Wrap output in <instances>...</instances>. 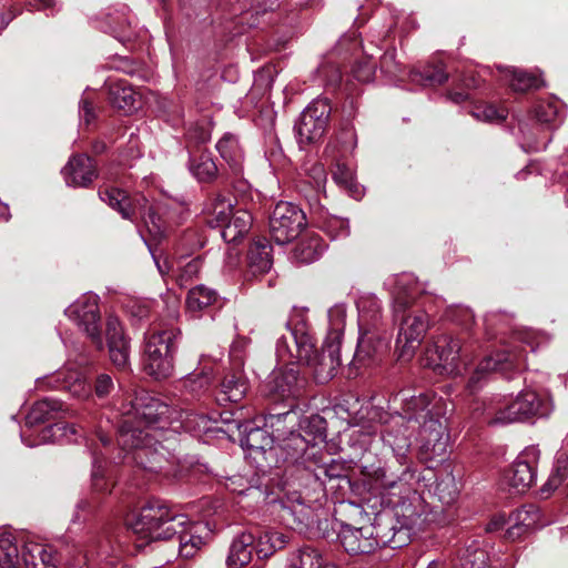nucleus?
Listing matches in <instances>:
<instances>
[{"instance_id":"nucleus-1","label":"nucleus","mask_w":568,"mask_h":568,"mask_svg":"<svg viewBox=\"0 0 568 568\" xmlns=\"http://www.w3.org/2000/svg\"><path fill=\"white\" fill-rule=\"evenodd\" d=\"M328 333L321 352L314 346L311 332L304 321L287 323V333L277 339L278 355L284 359L297 357L305 362L314 378L324 384L335 375L341 365V345L346 322V305L335 304L328 310Z\"/></svg>"},{"instance_id":"nucleus-2","label":"nucleus","mask_w":568,"mask_h":568,"mask_svg":"<svg viewBox=\"0 0 568 568\" xmlns=\"http://www.w3.org/2000/svg\"><path fill=\"white\" fill-rule=\"evenodd\" d=\"M385 286L392 295L394 320L399 323L396 347L400 349V357L410 356L428 327L424 312L409 310L419 293L418 284L412 274L403 273L388 277Z\"/></svg>"},{"instance_id":"nucleus-3","label":"nucleus","mask_w":568,"mask_h":568,"mask_svg":"<svg viewBox=\"0 0 568 568\" xmlns=\"http://www.w3.org/2000/svg\"><path fill=\"white\" fill-rule=\"evenodd\" d=\"M187 523L186 515L173 511L164 501L151 500L126 525L140 539L150 542L174 537L178 528Z\"/></svg>"},{"instance_id":"nucleus-4","label":"nucleus","mask_w":568,"mask_h":568,"mask_svg":"<svg viewBox=\"0 0 568 568\" xmlns=\"http://www.w3.org/2000/svg\"><path fill=\"white\" fill-rule=\"evenodd\" d=\"M181 331L174 326H152L144 333L143 367L155 379L170 377L179 348Z\"/></svg>"},{"instance_id":"nucleus-5","label":"nucleus","mask_w":568,"mask_h":568,"mask_svg":"<svg viewBox=\"0 0 568 568\" xmlns=\"http://www.w3.org/2000/svg\"><path fill=\"white\" fill-rule=\"evenodd\" d=\"M171 436H160L159 432H143L124 425L120 428L118 444L132 453V459L151 473H161L168 464L170 447L164 445Z\"/></svg>"},{"instance_id":"nucleus-6","label":"nucleus","mask_w":568,"mask_h":568,"mask_svg":"<svg viewBox=\"0 0 568 568\" xmlns=\"http://www.w3.org/2000/svg\"><path fill=\"white\" fill-rule=\"evenodd\" d=\"M550 409V404L535 389H525L515 398L501 396L491 399L485 407L484 416L487 424L501 426L547 416Z\"/></svg>"},{"instance_id":"nucleus-7","label":"nucleus","mask_w":568,"mask_h":568,"mask_svg":"<svg viewBox=\"0 0 568 568\" xmlns=\"http://www.w3.org/2000/svg\"><path fill=\"white\" fill-rule=\"evenodd\" d=\"M415 429V425L407 423L400 414H393L383 423L379 430L383 443L392 449L397 462L405 466L398 480L385 479V487L394 488L398 485L400 489L406 490L409 483L415 479L414 471L407 465Z\"/></svg>"},{"instance_id":"nucleus-8","label":"nucleus","mask_w":568,"mask_h":568,"mask_svg":"<svg viewBox=\"0 0 568 568\" xmlns=\"http://www.w3.org/2000/svg\"><path fill=\"white\" fill-rule=\"evenodd\" d=\"M135 418L138 425H133L129 419H125L121 425H129L133 428L155 433L159 432L160 436H171L175 409L170 407L160 398L150 395H141L134 399L133 403Z\"/></svg>"},{"instance_id":"nucleus-9","label":"nucleus","mask_w":568,"mask_h":568,"mask_svg":"<svg viewBox=\"0 0 568 568\" xmlns=\"http://www.w3.org/2000/svg\"><path fill=\"white\" fill-rule=\"evenodd\" d=\"M305 225V213L292 202H278L270 216V233L278 245L295 240Z\"/></svg>"},{"instance_id":"nucleus-10","label":"nucleus","mask_w":568,"mask_h":568,"mask_svg":"<svg viewBox=\"0 0 568 568\" xmlns=\"http://www.w3.org/2000/svg\"><path fill=\"white\" fill-rule=\"evenodd\" d=\"M64 314L87 335L97 348H103L97 295H82L64 310Z\"/></svg>"},{"instance_id":"nucleus-11","label":"nucleus","mask_w":568,"mask_h":568,"mask_svg":"<svg viewBox=\"0 0 568 568\" xmlns=\"http://www.w3.org/2000/svg\"><path fill=\"white\" fill-rule=\"evenodd\" d=\"M394 400L400 403L402 412L399 414L415 427L427 419L440 417L442 414L440 399L430 393L422 392L415 395L409 389H402L395 395Z\"/></svg>"},{"instance_id":"nucleus-12","label":"nucleus","mask_w":568,"mask_h":568,"mask_svg":"<svg viewBox=\"0 0 568 568\" xmlns=\"http://www.w3.org/2000/svg\"><path fill=\"white\" fill-rule=\"evenodd\" d=\"M301 433L292 432L283 440V448L286 453L285 459H297L305 453L310 445L324 442L326 437V420L318 414L305 416L300 420Z\"/></svg>"},{"instance_id":"nucleus-13","label":"nucleus","mask_w":568,"mask_h":568,"mask_svg":"<svg viewBox=\"0 0 568 568\" xmlns=\"http://www.w3.org/2000/svg\"><path fill=\"white\" fill-rule=\"evenodd\" d=\"M276 356L280 362L285 364V367L274 373L272 376L267 384L270 393L277 395L283 399H297L302 397L306 392L308 381L304 375L301 374L296 364L300 363L306 365L308 368L311 367L297 357H293L292 359H284L278 355L277 351Z\"/></svg>"},{"instance_id":"nucleus-14","label":"nucleus","mask_w":568,"mask_h":568,"mask_svg":"<svg viewBox=\"0 0 568 568\" xmlns=\"http://www.w3.org/2000/svg\"><path fill=\"white\" fill-rule=\"evenodd\" d=\"M331 111V105L326 99L313 100L303 110L295 124L301 144L314 143L324 135Z\"/></svg>"},{"instance_id":"nucleus-15","label":"nucleus","mask_w":568,"mask_h":568,"mask_svg":"<svg viewBox=\"0 0 568 568\" xmlns=\"http://www.w3.org/2000/svg\"><path fill=\"white\" fill-rule=\"evenodd\" d=\"M524 348L514 347L505 349L485 357L476 367L475 372L468 379L467 387L473 393L480 387V382L485 379L490 372H501L506 374L508 371L520 369L525 363Z\"/></svg>"},{"instance_id":"nucleus-16","label":"nucleus","mask_w":568,"mask_h":568,"mask_svg":"<svg viewBox=\"0 0 568 568\" xmlns=\"http://www.w3.org/2000/svg\"><path fill=\"white\" fill-rule=\"evenodd\" d=\"M280 517L288 528L300 534H306L316 521L313 507L297 491L288 494L281 501Z\"/></svg>"},{"instance_id":"nucleus-17","label":"nucleus","mask_w":568,"mask_h":568,"mask_svg":"<svg viewBox=\"0 0 568 568\" xmlns=\"http://www.w3.org/2000/svg\"><path fill=\"white\" fill-rule=\"evenodd\" d=\"M417 428L422 455L426 459L443 460L448 452L449 435L440 417L427 419Z\"/></svg>"},{"instance_id":"nucleus-18","label":"nucleus","mask_w":568,"mask_h":568,"mask_svg":"<svg viewBox=\"0 0 568 568\" xmlns=\"http://www.w3.org/2000/svg\"><path fill=\"white\" fill-rule=\"evenodd\" d=\"M538 458L539 452L536 448H527L510 466L505 479L516 493H525L535 483Z\"/></svg>"},{"instance_id":"nucleus-19","label":"nucleus","mask_w":568,"mask_h":568,"mask_svg":"<svg viewBox=\"0 0 568 568\" xmlns=\"http://www.w3.org/2000/svg\"><path fill=\"white\" fill-rule=\"evenodd\" d=\"M369 527L374 528V539L377 541V548L389 547L392 549L402 548L409 542L410 537L395 520L394 516L388 513L378 515L374 524Z\"/></svg>"},{"instance_id":"nucleus-20","label":"nucleus","mask_w":568,"mask_h":568,"mask_svg":"<svg viewBox=\"0 0 568 568\" xmlns=\"http://www.w3.org/2000/svg\"><path fill=\"white\" fill-rule=\"evenodd\" d=\"M373 532L374 528L369 526L357 528L343 525L338 532V539L349 555H367L377 549V541H375Z\"/></svg>"},{"instance_id":"nucleus-21","label":"nucleus","mask_w":568,"mask_h":568,"mask_svg":"<svg viewBox=\"0 0 568 568\" xmlns=\"http://www.w3.org/2000/svg\"><path fill=\"white\" fill-rule=\"evenodd\" d=\"M236 427L241 434V446L250 453L260 452L272 456L273 454H277L276 450L281 449V446L283 445L282 443L281 445L275 446L273 436L266 429L255 426L252 423H246L244 425L236 424ZM282 450L284 449L282 448Z\"/></svg>"},{"instance_id":"nucleus-22","label":"nucleus","mask_w":568,"mask_h":568,"mask_svg":"<svg viewBox=\"0 0 568 568\" xmlns=\"http://www.w3.org/2000/svg\"><path fill=\"white\" fill-rule=\"evenodd\" d=\"M65 183L73 187H87L97 178L93 160L85 155H74L62 169Z\"/></svg>"},{"instance_id":"nucleus-23","label":"nucleus","mask_w":568,"mask_h":568,"mask_svg":"<svg viewBox=\"0 0 568 568\" xmlns=\"http://www.w3.org/2000/svg\"><path fill=\"white\" fill-rule=\"evenodd\" d=\"M509 523L505 537L515 540L530 529L544 526L541 523V513L536 505H526L517 509L509 516Z\"/></svg>"},{"instance_id":"nucleus-24","label":"nucleus","mask_w":568,"mask_h":568,"mask_svg":"<svg viewBox=\"0 0 568 568\" xmlns=\"http://www.w3.org/2000/svg\"><path fill=\"white\" fill-rule=\"evenodd\" d=\"M434 351L437 355V366H440L447 374L458 373V363L462 358L460 339L452 335H442L434 343Z\"/></svg>"},{"instance_id":"nucleus-25","label":"nucleus","mask_w":568,"mask_h":568,"mask_svg":"<svg viewBox=\"0 0 568 568\" xmlns=\"http://www.w3.org/2000/svg\"><path fill=\"white\" fill-rule=\"evenodd\" d=\"M162 212V205H153L145 197L138 199L136 215L142 219L154 240L162 239L170 226L168 220L163 219Z\"/></svg>"},{"instance_id":"nucleus-26","label":"nucleus","mask_w":568,"mask_h":568,"mask_svg":"<svg viewBox=\"0 0 568 568\" xmlns=\"http://www.w3.org/2000/svg\"><path fill=\"white\" fill-rule=\"evenodd\" d=\"M21 558L26 568H57L59 562L58 555L52 547L38 542L24 544Z\"/></svg>"},{"instance_id":"nucleus-27","label":"nucleus","mask_w":568,"mask_h":568,"mask_svg":"<svg viewBox=\"0 0 568 568\" xmlns=\"http://www.w3.org/2000/svg\"><path fill=\"white\" fill-rule=\"evenodd\" d=\"M560 118V103L555 99L539 100L532 106L529 120L534 122L530 129L544 131L557 126Z\"/></svg>"},{"instance_id":"nucleus-28","label":"nucleus","mask_w":568,"mask_h":568,"mask_svg":"<svg viewBox=\"0 0 568 568\" xmlns=\"http://www.w3.org/2000/svg\"><path fill=\"white\" fill-rule=\"evenodd\" d=\"M255 537L250 531H242L236 535L230 546L226 559L229 568H242L251 561L252 552L255 550Z\"/></svg>"},{"instance_id":"nucleus-29","label":"nucleus","mask_w":568,"mask_h":568,"mask_svg":"<svg viewBox=\"0 0 568 568\" xmlns=\"http://www.w3.org/2000/svg\"><path fill=\"white\" fill-rule=\"evenodd\" d=\"M211 423L212 417L205 414L195 413L189 409H175L171 435L175 433L178 428H183L185 432L193 435H200L212 429Z\"/></svg>"},{"instance_id":"nucleus-30","label":"nucleus","mask_w":568,"mask_h":568,"mask_svg":"<svg viewBox=\"0 0 568 568\" xmlns=\"http://www.w3.org/2000/svg\"><path fill=\"white\" fill-rule=\"evenodd\" d=\"M201 525L189 520L187 525L178 528L179 555L183 558H192L204 545L203 538L197 535Z\"/></svg>"},{"instance_id":"nucleus-31","label":"nucleus","mask_w":568,"mask_h":568,"mask_svg":"<svg viewBox=\"0 0 568 568\" xmlns=\"http://www.w3.org/2000/svg\"><path fill=\"white\" fill-rule=\"evenodd\" d=\"M63 403L55 398H43L33 404L26 417V425L33 427L36 425L54 419L62 410Z\"/></svg>"},{"instance_id":"nucleus-32","label":"nucleus","mask_w":568,"mask_h":568,"mask_svg":"<svg viewBox=\"0 0 568 568\" xmlns=\"http://www.w3.org/2000/svg\"><path fill=\"white\" fill-rule=\"evenodd\" d=\"M251 225V213L245 210H236L222 225L221 236L225 242L234 243L250 231Z\"/></svg>"},{"instance_id":"nucleus-33","label":"nucleus","mask_w":568,"mask_h":568,"mask_svg":"<svg viewBox=\"0 0 568 568\" xmlns=\"http://www.w3.org/2000/svg\"><path fill=\"white\" fill-rule=\"evenodd\" d=\"M248 264L252 273H266L273 264L272 246L266 239H257L250 246Z\"/></svg>"},{"instance_id":"nucleus-34","label":"nucleus","mask_w":568,"mask_h":568,"mask_svg":"<svg viewBox=\"0 0 568 568\" xmlns=\"http://www.w3.org/2000/svg\"><path fill=\"white\" fill-rule=\"evenodd\" d=\"M323 252L324 245L317 235L305 236L293 248L291 260L295 263L310 264L317 261Z\"/></svg>"},{"instance_id":"nucleus-35","label":"nucleus","mask_w":568,"mask_h":568,"mask_svg":"<svg viewBox=\"0 0 568 568\" xmlns=\"http://www.w3.org/2000/svg\"><path fill=\"white\" fill-rule=\"evenodd\" d=\"M100 199L113 210H116L125 220L134 221L138 199L132 204L124 191L120 189H105L99 192Z\"/></svg>"},{"instance_id":"nucleus-36","label":"nucleus","mask_w":568,"mask_h":568,"mask_svg":"<svg viewBox=\"0 0 568 568\" xmlns=\"http://www.w3.org/2000/svg\"><path fill=\"white\" fill-rule=\"evenodd\" d=\"M233 196L217 193L207 207V224L211 227H222L233 212Z\"/></svg>"},{"instance_id":"nucleus-37","label":"nucleus","mask_w":568,"mask_h":568,"mask_svg":"<svg viewBox=\"0 0 568 568\" xmlns=\"http://www.w3.org/2000/svg\"><path fill=\"white\" fill-rule=\"evenodd\" d=\"M246 389V383L241 375L227 373L221 383L216 400L220 404L237 403L244 397Z\"/></svg>"},{"instance_id":"nucleus-38","label":"nucleus","mask_w":568,"mask_h":568,"mask_svg":"<svg viewBox=\"0 0 568 568\" xmlns=\"http://www.w3.org/2000/svg\"><path fill=\"white\" fill-rule=\"evenodd\" d=\"M390 516H394L396 523L406 529V532L410 537L415 527L419 524L420 511L409 499H403L394 504L393 510L387 511Z\"/></svg>"},{"instance_id":"nucleus-39","label":"nucleus","mask_w":568,"mask_h":568,"mask_svg":"<svg viewBox=\"0 0 568 568\" xmlns=\"http://www.w3.org/2000/svg\"><path fill=\"white\" fill-rule=\"evenodd\" d=\"M216 149L221 158L234 172H239L243 163V151L237 138L232 133H225L217 142Z\"/></svg>"},{"instance_id":"nucleus-40","label":"nucleus","mask_w":568,"mask_h":568,"mask_svg":"<svg viewBox=\"0 0 568 568\" xmlns=\"http://www.w3.org/2000/svg\"><path fill=\"white\" fill-rule=\"evenodd\" d=\"M109 100L114 108L132 112L136 109L138 94L122 81L112 82L109 84Z\"/></svg>"},{"instance_id":"nucleus-41","label":"nucleus","mask_w":568,"mask_h":568,"mask_svg":"<svg viewBox=\"0 0 568 568\" xmlns=\"http://www.w3.org/2000/svg\"><path fill=\"white\" fill-rule=\"evenodd\" d=\"M189 169L200 182H212L217 176V166L209 152L191 155Z\"/></svg>"},{"instance_id":"nucleus-42","label":"nucleus","mask_w":568,"mask_h":568,"mask_svg":"<svg viewBox=\"0 0 568 568\" xmlns=\"http://www.w3.org/2000/svg\"><path fill=\"white\" fill-rule=\"evenodd\" d=\"M217 297L219 295L215 290L206 287L205 285H196L187 293V311L194 314L199 313L213 305L217 301Z\"/></svg>"},{"instance_id":"nucleus-43","label":"nucleus","mask_w":568,"mask_h":568,"mask_svg":"<svg viewBox=\"0 0 568 568\" xmlns=\"http://www.w3.org/2000/svg\"><path fill=\"white\" fill-rule=\"evenodd\" d=\"M447 72L442 65H427L423 70H412L409 81L422 87H436L446 82Z\"/></svg>"},{"instance_id":"nucleus-44","label":"nucleus","mask_w":568,"mask_h":568,"mask_svg":"<svg viewBox=\"0 0 568 568\" xmlns=\"http://www.w3.org/2000/svg\"><path fill=\"white\" fill-rule=\"evenodd\" d=\"M21 551L11 534L0 535V565L2 568H20Z\"/></svg>"},{"instance_id":"nucleus-45","label":"nucleus","mask_w":568,"mask_h":568,"mask_svg":"<svg viewBox=\"0 0 568 568\" xmlns=\"http://www.w3.org/2000/svg\"><path fill=\"white\" fill-rule=\"evenodd\" d=\"M333 567L324 565L322 555L312 547H303L294 552L288 559L287 568H325Z\"/></svg>"},{"instance_id":"nucleus-46","label":"nucleus","mask_w":568,"mask_h":568,"mask_svg":"<svg viewBox=\"0 0 568 568\" xmlns=\"http://www.w3.org/2000/svg\"><path fill=\"white\" fill-rule=\"evenodd\" d=\"M304 471L307 477L313 475L315 480L318 483V486L321 487L324 486L327 480L331 481L333 479L346 478V476L344 475L343 464L335 459H329V462L318 465L313 470L306 468L304 469Z\"/></svg>"},{"instance_id":"nucleus-47","label":"nucleus","mask_w":568,"mask_h":568,"mask_svg":"<svg viewBox=\"0 0 568 568\" xmlns=\"http://www.w3.org/2000/svg\"><path fill=\"white\" fill-rule=\"evenodd\" d=\"M488 556L477 541H471L458 554L460 568H486Z\"/></svg>"},{"instance_id":"nucleus-48","label":"nucleus","mask_w":568,"mask_h":568,"mask_svg":"<svg viewBox=\"0 0 568 568\" xmlns=\"http://www.w3.org/2000/svg\"><path fill=\"white\" fill-rule=\"evenodd\" d=\"M287 542V536L282 532L266 531L254 541L255 551L260 558H266L282 549Z\"/></svg>"},{"instance_id":"nucleus-49","label":"nucleus","mask_w":568,"mask_h":568,"mask_svg":"<svg viewBox=\"0 0 568 568\" xmlns=\"http://www.w3.org/2000/svg\"><path fill=\"white\" fill-rule=\"evenodd\" d=\"M509 77V84L514 91L525 92L530 89H538L542 83L541 80L524 70L506 68Z\"/></svg>"},{"instance_id":"nucleus-50","label":"nucleus","mask_w":568,"mask_h":568,"mask_svg":"<svg viewBox=\"0 0 568 568\" xmlns=\"http://www.w3.org/2000/svg\"><path fill=\"white\" fill-rule=\"evenodd\" d=\"M568 477V456L566 454H559L556 458L554 469L547 480V483L542 486V494H550L556 490L564 480Z\"/></svg>"},{"instance_id":"nucleus-51","label":"nucleus","mask_w":568,"mask_h":568,"mask_svg":"<svg viewBox=\"0 0 568 568\" xmlns=\"http://www.w3.org/2000/svg\"><path fill=\"white\" fill-rule=\"evenodd\" d=\"M435 493L442 503L449 505L459 494V487L455 476L446 471L436 481Z\"/></svg>"},{"instance_id":"nucleus-52","label":"nucleus","mask_w":568,"mask_h":568,"mask_svg":"<svg viewBox=\"0 0 568 568\" xmlns=\"http://www.w3.org/2000/svg\"><path fill=\"white\" fill-rule=\"evenodd\" d=\"M333 180L347 190L353 197L359 199L362 196V191L354 179V172L348 165L337 163L333 172Z\"/></svg>"},{"instance_id":"nucleus-53","label":"nucleus","mask_w":568,"mask_h":568,"mask_svg":"<svg viewBox=\"0 0 568 568\" xmlns=\"http://www.w3.org/2000/svg\"><path fill=\"white\" fill-rule=\"evenodd\" d=\"M63 388L73 397L79 399H89L92 397V386L80 373L72 372L65 378Z\"/></svg>"},{"instance_id":"nucleus-54","label":"nucleus","mask_w":568,"mask_h":568,"mask_svg":"<svg viewBox=\"0 0 568 568\" xmlns=\"http://www.w3.org/2000/svg\"><path fill=\"white\" fill-rule=\"evenodd\" d=\"M321 229L332 239H345L349 235V224L346 219L326 216L322 221Z\"/></svg>"},{"instance_id":"nucleus-55","label":"nucleus","mask_w":568,"mask_h":568,"mask_svg":"<svg viewBox=\"0 0 568 568\" xmlns=\"http://www.w3.org/2000/svg\"><path fill=\"white\" fill-rule=\"evenodd\" d=\"M211 381L209 372L192 373L184 378L183 387L192 396H199L209 388Z\"/></svg>"},{"instance_id":"nucleus-56","label":"nucleus","mask_w":568,"mask_h":568,"mask_svg":"<svg viewBox=\"0 0 568 568\" xmlns=\"http://www.w3.org/2000/svg\"><path fill=\"white\" fill-rule=\"evenodd\" d=\"M92 396L104 399L108 398L115 390V383L112 375L109 373H98L93 379Z\"/></svg>"},{"instance_id":"nucleus-57","label":"nucleus","mask_w":568,"mask_h":568,"mask_svg":"<svg viewBox=\"0 0 568 568\" xmlns=\"http://www.w3.org/2000/svg\"><path fill=\"white\" fill-rule=\"evenodd\" d=\"M518 128L524 141L523 148H525L526 151L544 150L546 144L550 142V139H547L546 143L540 145L538 135L541 131L530 129V124L528 122L519 121Z\"/></svg>"},{"instance_id":"nucleus-58","label":"nucleus","mask_w":568,"mask_h":568,"mask_svg":"<svg viewBox=\"0 0 568 568\" xmlns=\"http://www.w3.org/2000/svg\"><path fill=\"white\" fill-rule=\"evenodd\" d=\"M518 128L524 141L523 148H525L526 151L544 150L546 144L550 142V139H547L546 143L540 145L538 135L541 131L530 129V124L528 122L519 121Z\"/></svg>"},{"instance_id":"nucleus-59","label":"nucleus","mask_w":568,"mask_h":568,"mask_svg":"<svg viewBox=\"0 0 568 568\" xmlns=\"http://www.w3.org/2000/svg\"><path fill=\"white\" fill-rule=\"evenodd\" d=\"M473 115L485 122H501L507 118V111L504 108H497L493 104L476 106Z\"/></svg>"},{"instance_id":"nucleus-60","label":"nucleus","mask_w":568,"mask_h":568,"mask_svg":"<svg viewBox=\"0 0 568 568\" xmlns=\"http://www.w3.org/2000/svg\"><path fill=\"white\" fill-rule=\"evenodd\" d=\"M111 362L120 367L125 368L129 364L130 345L129 339L122 342H113L108 344Z\"/></svg>"},{"instance_id":"nucleus-61","label":"nucleus","mask_w":568,"mask_h":568,"mask_svg":"<svg viewBox=\"0 0 568 568\" xmlns=\"http://www.w3.org/2000/svg\"><path fill=\"white\" fill-rule=\"evenodd\" d=\"M109 23H110V32L113 34L114 38L120 40L121 42H126L132 39V34L130 32V22L128 18L122 16L112 17L109 16Z\"/></svg>"},{"instance_id":"nucleus-62","label":"nucleus","mask_w":568,"mask_h":568,"mask_svg":"<svg viewBox=\"0 0 568 568\" xmlns=\"http://www.w3.org/2000/svg\"><path fill=\"white\" fill-rule=\"evenodd\" d=\"M92 487L95 491L105 493L110 491L108 481L104 478L103 462L93 453L92 456Z\"/></svg>"},{"instance_id":"nucleus-63","label":"nucleus","mask_w":568,"mask_h":568,"mask_svg":"<svg viewBox=\"0 0 568 568\" xmlns=\"http://www.w3.org/2000/svg\"><path fill=\"white\" fill-rule=\"evenodd\" d=\"M352 74L359 82H372L375 75V63L371 59L357 61L352 68Z\"/></svg>"},{"instance_id":"nucleus-64","label":"nucleus","mask_w":568,"mask_h":568,"mask_svg":"<svg viewBox=\"0 0 568 568\" xmlns=\"http://www.w3.org/2000/svg\"><path fill=\"white\" fill-rule=\"evenodd\" d=\"M447 315L453 322L466 329H468L475 322L473 311L469 307L463 305H457L449 308Z\"/></svg>"}]
</instances>
